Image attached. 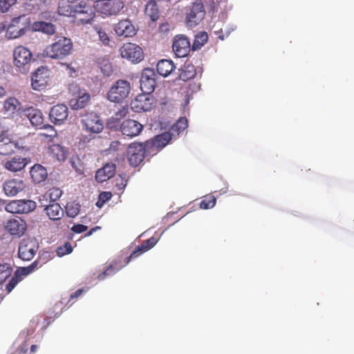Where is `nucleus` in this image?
I'll return each mask as SVG.
<instances>
[{
    "instance_id": "obj_4",
    "label": "nucleus",
    "mask_w": 354,
    "mask_h": 354,
    "mask_svg": "<svg viewBox=\"0 0 354 354\" xmlns=\"http://www.w3.org/2000/svg\"><path fill=\"white\" fill-rule=\"evenodd\" d=\"M24 112L32 126L39 129L45 128L50 130L51 133L50 135L42 134V136L49 138L50 140L57 136V132L52 125L44 124V117L41 111L33 107H29Z\"/></svg>"
},
{
    "instance_id": "obj_35",
    "label": "nucleus",
    "mask_w": 354,
    "mask_h": 354,
    "mask_svg": "<svg viewBox=\"0 0 354 354\" xmlns=\"http://www.w3.org/2000/svg\"><path fill=\"white\" fill-rule=\"evenodd\" d=\"M145 14L150 17L152 21H156L159 17L158 6L156 1L150 0L145 6Z\"/></svg>"
},
{
    "instance_id": "obj_22",
    "label": "nucleus",
    "mask_w": 354,
    "mask_h": 354,
    "mask_svg": "<svg viewBox=\"0 0 354 354\" xmlns=\"http://www.w3.org/2000/svg\"><path fill=\"white\" fill-rule=\"evenodd\" d=\"M19 143L13 137L6 136L0 139V154L8 156L19 149Z\"/></svg>"
},
{
    "instance_id": "obj_9",
    "label": "nucleus",
    "mask_w": 354,
    "mask_h": 354,
    "mask_svg": "<svg viewBox=\"0 0 354 354\" xmlns=\"http://www.w3.org/2000/svg\"><path fill=\"white\" fill-rule=\"evenodd\" d=\"M14 64L21 73H26L29 70L30 61L32 58V53L26 47L17 46L14 52Z\"/></svg>"
},
{
    "instance_id": "obj_16",
    "label": "nucleus",
    "mask_w": 354,
    "mask_h": 354,
    "mask_svg": "<svg viewBox=\"0 0 354 354\" xmlns=\"http://www.w3.org/2000/svg\"><path fill=\"white\" fill-rule=\"evenodd\" d=\"M172 49L176 57H186L191 50L189 39L183 35H176L173 41Z\"/></svg>"
},
{
    "instance_id": "obj_44",
    "label": "nucleus",
    "mask_w": 354,
    "mask_h": 354,
    "mask_svg": "<svg viewBox=\"0 0 354 354\" xmlns=\"http://www.w3.org/2000/svg\"><path fill=\"white\" fill-rule=\"evenodd\" d=\"M188 127V121L185 118H180L172 127V130L178 133L183 131Z\"/></svg>"
},
{
    "instance_id": "obj_33",
    "label": "nucleus",
    "mask_w": 354,
    "mask_h": 354,
    "mask_svg": "<svg viewBox=\"0 0 354 354\" xmlns=\"http://www.w3.org/2000/svg\"><path fill=\"white\" fill-rule=\"evenodd\" d=\"M82 10V12L75 21L77 24H90L95 17V12L93 11V9L90 6L86 5V7H83Z\"/></svg>"
},
{
    "instance_id": "obj_26",
    "label": "nucleus",
    "mask_w": 354,
    "mask_h": 354,
    "mask_svg": "<svg viewBox=\"0 0 354 354\" xmlns=\"http://www.w3.org/2000/svg\"><path fill=\"white\" fill-rule=\"evenodd\" d=\"M116 166L113 163H107L102 168L98 169L95 174V180L103 183L112 178L115 174Z\"/></svg>"
},
{
    "instance_id": "obj_52",
    "label": "nucleus",
    "mask_w": 354,
    "mask_h": 354,
    "mask_svg": "<svg viewBox=\"0 0 354 354\" xmlns=\"http://www.w3.org/2000/svg\"><path fill=\"white\" fill-rule=\"evenodd\" d=\"M144 252L142 250H139V245L136 248V249L133 251L131 254L126 257L124 259V264L122 265L123 267L126 265H127L130 261L133 259H135V258H137L139 255H140L142 253H143Z\"/></svg>"
},
{
    "instance_id": "obj_60",
    "label": "nucleus",
    "mask_w": 354,
    "mask_h": 354,
    "mask_svg": "<svg viewBox=\"0 0 354 354\" xmlns=\"http://www.w3.org/2000/svg\"><path fill=\"white\" fill-rule=\"evenodd\" d=\"M100 227H93L91 228L86 234V236H91L94 232H95L97 229H100Z\"/></svg>"
},
{
    "instance_id": "obj_34",
    "label": "nucleus",
    "mask_w": 354,
    "mask_h": 354,
    "mask_svg": "<svg viewBox=\"0 0 354 354\" xmlns=\"http://www.w3.org/2000/svg\"><path fill=\"white\" fill-rule=\"evenodd\" d=\"M196 75L195 66L192 64L185 63L180 69L178 77L180 80L186 82L193 79Z\"/></svg>"
},
{
    "instance_id": "obj_49",
    "label": "nucleus",
    "mask_w": 354,
    "mask_h": 354,
    "mask_svg": "<svg viewBox=\"0 0 354 354\" xmlns=\"http://www.w3.org/2000/svg\"><path fill=\"white\" fill-rule=\"evenodd\" d=\"M22 279L15 272V275L12 277L10 282L6 285V290L10 292L15 286Z\"/></svg>"
},
{
    "instance_id": "obj_42",
    "label": "nucleus",
    "mask_w": 354,
    "mask_h": 354,
    "mask_svg": "<svg viewBox=\"0 0 354 354\" xmlns=\"http://www.w3.org/2000/svg\"><path fill=\"white\" fill-rule=\"evenodd\" d=\"M38 265V261H35L32 263H31L28 267H23L18 268L15 272L17 274H18L21 279H24V277H26L29 274H30L32 272L35 270V269L37 267Z\"/></svg>"
},
{
    "instance_id": "obj_28",
    "label": "nucleus",
    "mask_w": 354,
    "mask_h": 354,
    "mask_svg": "<svg viewBox=\"0 0 354 354\" xmlns=\"http://www.w3.org/2000/svg\"><path fill=\"white\" fill-rule=\"evenodd\" d=\"M31 178L35 183H39L47 178V170L41 165L36 164L32 166L30 171Z\"/></svg>"
},
{
    "instance_id": "obj_19",
    "label": "nucleus",
    "mask_w": 354,
    "mask_h": 354,
    "mask_svg": "<svg viewBox=\"0 0 354 354\" xmlns=\"http://www.w3.org/2000/svg\"><path fill=\"white\" fill-rule=\"evenodd\" d=\"M144 126L139 122L132 120H124L120 124V131L124 136L129 138L138 136L142 131Z\"/></svg>"
},
{
    "instance_id": "obj_31",
    "label": "nucleus",
    "mask_w": 354,
    "mask_h": 354,
    "mask_svg": "<svg viewBox=\"0 0 354 354\" xmlns=\"http://www.w3.org/2000/svg\"><path fill=\"white\" fill-rule=\"evenodd\" d=\"M48 153L58 161H64L67 158L66 149L58 144H53L48 147Z\"/></svg>"
},
{
    "instance_id": "obj_62",
    "label": "nucleus",
    "mask_w": 354,
    "mask_h": 354,
    "mask_svg": "<svg viewBox=\"0 0 354 354\" xmlns=\"http://www.w3.org/2000/svg\"><path fill=\"white\" fill-rule=\"evenodd\" d=\"M37 348V345H32L30 346V353H35L36 351Z\"/></svg>"
},
{
    "instance_id": "obj_15",
    "label": "nucleus",
    "mask_w": 354,
    "mask_h": 354,
    "mask_svg": "<svg viewBox=\"0 0 354 354\" xmlns=\"http://www.w3.org/2000/svg\"><path fill=\"white\" fill-rule=\"evenodd\" d=\"M38 250L36 242L29 239L21 241L18 248V256L23 261H30Z\"/></svg>"
},
{
    "instance_id": "obj_21",
    "label": "nucleus",
    "mask_w": 354,
    "mask_h": 354,
    "mask_svg": "<svg viewBox=\"0 0 354 354\" xmlns=\"http://www.w3.org/2000/svg\"><path fill=\"white\" fill-rule=\"evenodd\" d=\"M114 31L117 35L124 37H133L136 34L134 25L128 19L119 21L114 26Z\"/></svg>"
},
{
    "instance_id": "obj_46",
    "label": "nucleus",
    "mask_w": 354,
    "mask_h": 354,
    "mask_svg": "<svg viewBox=\"0 0 354 354\" xmlns=\"http://www.w3.org/2000/svg\"><path fill=\"white\" fill-rule=\"evenodd\" d=\"M157 243V239L152 236L142 242V243L139 245V250H142L144 252L149 250L151 248H153Z\"/></svg>"
},
{
    "instance_id": "obj_38",
    "label": "nucleus",
    "mask_w": 354,
    "mask_h": 354,
    "mask_svg": "<svg viewBox=\"0 0 354 354\" xmlns=\"http://www.w3.org/2000/svg\"><path fill=\"white\" fill-rule=\"evenodd\" d=\"M123 266H117L116 263L115 265H110L105 270L97 276V279L102 281L105 279L107 277L115 274L119 270H120Z\"/></svg>"
},
{
    "instance_id": "obj_57",
    "label": "nucleus",
    "mask_w": 354,
    "mask_h": 354,
    "mask_svg": "<svg viewBox=\"0 0 354 354\" xmlns=\"http://www.w3.org/2000/svg\"><path fill=\"white\" fill-rule=\"evenodd\" d=\"M169 30V25L168 23H163L159 26V31L162 32H167Z\"/></svg>"
},
{
    "instance_id": "obj_43",
    "label": "nucleus",
    "mask_w": 354,
    "mask_h": 354,
    "mask_svg": "<svg viewBox=\"0 0 354 354\" xmlns=\"http://www.w3.org/2000/svg\"><path fill=\"white\" fill-rule=\"evenodd\" d=\"M12 271L10 264H0V283L4 282L11 275Z\"/></svg>"
},
{
    "instance_id": "obj_48",
    "label": "nucleus",
    "mask_w": 354,
    "mask_h": 354,
    "mask_svg": "<svg viewBox=\"0 0 354 354\" xmlns=\"http://www.w3.org/2000/svg\"><path fill=\"white\" fill-rule=\"evenodd\" d=\"M86 3L84 1H78L76 2V7L73 8V14L71 15V17H73L75 20L78 17V16L81 14L82 12L83 7H86Z\"/></svg>"
},
{
    "instance_id": "obj_50",
    "label": "nucleus",
    "mask_w": 354,
    "mask_h": 354,
    "mask_svg": "<svg viewBox=\"0 0 354 354\" xmlns=\"http://www.w3.org/2000/svg\"><path fill=\"white\" fill-rule=\"evenodd\" d=\"M96 30L102 42L104 45H109L110 39L106 32L102 28H97Z\"/></svg>"
},
{
    "instance_id": "obj_2",
    "label": "nucleus",
    "mask_w": 354,
    "mask_h": 354,
    "mask_svg": "<svg viewBox=\"0 0 354 354\" xmlns=\"http://www.w3.org/2000/svg\"><path fill=\"white\" fill-rule=\"evenodd\" d=\"M70 95L69 105L73 110H80L86 107L91 99L90 94L81 88L76 83H71L68 86Z\"/></svg>"
},
{
    "instance_id": "obj_40",
    "label": "nucleus",
    "mask_w": 354,
    "mask_h": 354,
    "mask_svg": "<svg viewBox=\"0 0 354 354\" xmlns=\"http://www.w3.org/2000/svg\"><path fill=\"white\" fill-rule=\"evenodd\" d=\"M20 102L15 97H10L4 102V108L6 111L14 113L19 109Z\"/></svg>"
},
{
    "instance_id": "obj_6",
    "label": "nucleus",
    "mask_w": 354,
    "mask_h": 354,
    "mask_svg": "<svg viewBox=\"0 0 354 354\" xmlns=\"http://www.w3.org/2000/svg\"><path fill=\"white\" fill-rule=\"evenodd\" d=\"M29 28L25 15H20L12 19L6 29V35L8 39H17L24 35Z\"/></svg>"
},
{
    "instance_id": "obj_64",
    "label": "nucleus",
    "mask_w": 354,
    "mask_h": 354,
    "mask_svg": "<svg viewBox=\"0 0 354 354\" xmlns=\"http://www.w3.org/2000/svg\"><path fill=\"white\" fill-rule=\"evenodd\" d=\"M42 255L45 256V258L46 257H51L50 254L48 252H44Z\"/></svg>"
},
{
    "instance_id": "obj_29",
    "label": "nucleus",
    "mask_w": 354,
    "mask_h": 354,
    "mask_svg": "<svg viewBox=\"0 0 354 354\" xmlns=\"http://www.w3.org/2000/svg\"><path fill=\"white\" fill-rule=\"evenodd\" d=\"M171 139V135L169 132H164L155 136L151 141H147V147L150 145L157 149H162L165 147Z\"/></svg>"
},
{
    "instance_id": "obj_56",
    "label": "nucleus",
    "mask_w": 354,
    "mask_h": 354,
    "mask_svg": "<svg viewBox=\"0 0 354 354\" xmlns=\"http://www.w3.org/2000/svg\"><path fill=\"white\" fill-rule=\"evenodd\" d=\"M120 145L121 144L118 140L113 141L110 144L109 149L114 151H118Z\"/></svg>"
},
{
    "instance_id": "obj_59",
    "label": "nucleus",
    "mask_w": 354,
    "mask_h": 354,
    "mask_svg": "<svg viewBox=\"0 0 354 354\" xmlns=\"http://www.w3.org/2000/svg\"><path fill=\"white\" fill-rule=\"evenodd\" d=\"M82 293V290L79 289V290H76V291H75L73 295H71V298L77 297H79Z\"/></svg>"
},
{
    "instance_id": "obj_61",
    "label": "nucleus",
    "mask_w": 354,
    "mask_h": 354,
    "mask_svg": "<svg viewBox=\"0 0 354 354\" xmlns=\"http://www.w3.org/2000/svg\"><path fill=\"white\" fill-rule=\"evenodd\" d=\"M81 142H82L84 144L88 142V139L86 136H83L82 138H80V145H81Z\"/></svg>"
},
{
    "instance_id": "obj_32",
    "label": "nucleus",
    "mask_w": 354,
    "mask_h": 354,
    "mask_svg": "<svg viewBox=\"0 0 354 354\" xmlns=\"http://www.w3.org/2000/svg\"><path fill=\"white\" fill-rule=\"evenodd\" d=\"M174 69V64L169 59H162L158 62L156 66L157 72L163 77L169 75Z\"/></svg>"
},
{
    "instance_id": "obj_10",
    "label": "nucleus",
    "mask_w": 354,
    "mask_h": 354,
    "mask_svg": "<svg viewBox=\"0 0 354 354\" xmlns=\"http://www.w3.org/2000/svg\"><path fill=\"white\" fill-rule=\"evenodd\" d=\"M147 147L146 142H133L129 145L127 150V158L131 166L137 167L143 161Z\"/></svg>"
},
{
    "instance_id": "obj_5",
    "label": "nucleus",
    "mask_w": 354,
    "mask_h": 354,
    "mask_svg": "<svg viewBox=\"0 0 354 354\" xmlns=\"http://www.w3.org/2000/svg\"><path fill=\"white\" fill-rule=\"evenodd\" d=\"M95 10L106 17L117 15L124 8L122 0H97L94 5Z\"/></svg>"
},
{
    "instance_id": "obj_7",
    "label": "nucleus",
    "mask_w": 354,
    "mask_h": 354,
    "mask_svg": "<svg viewBox=\"0 0 354 354\" xmlns=\"http://www.w3.org/2000/svg\"><path fill=\"white\" fill-rule=\"evenodd\" d=\"M205 10L201 2H194L186 8V24L190 27L198 25L204 18Z\"/></svg>"
},
{
    "instance_id": "obj_27",
    "label": "nucleus",
    "mask_w": 354,
    "mask_h": 354,
    "mask_svg": "<svg viewBox=\"0 0 354 354\" xmlns=\"http://www.w3.org/2000/svg\"><path fill=\"white\" fill-rule=\"evenodd\" d=\"M44 210L49 219L52 221H59L64 214L60 205L55 202H50V204L46 205Z\"/></svg>"
},
{
    "instance_id": "obj_25",
    "label": "nucleus",
    "mask_w": 354,
    "mask_h": 354,
    "mask_svg": "<svg viewBox=\"0 0 354 354\" xmlns=\"http://www.w3.org/2000/svg\"><path fill=\"white\" fill-rule=\"evenodd\" d=\"M30 159L20 156H15L6 161L4 167L12 172H17L22 170L29 163Z\"/></svg>"
},
{
    "instance_id": "obj_13",
    "label": "nucleus",
    "mask_w": 354,
    "mask_h": 354,
    "mask_svg": "<svg viewBox=\"0 0 354 354\" xmlns=\"http://www.w3.org/2000/svg\"><path fill=\"white\" fill-rule=\"evenodd\" d=\"M120 55L133 63H138L144 58L142 49L137 44L126 43L120 49Z\"/></svg>"
},
{
    "instance_id": "obj_41",
    "label": "nucleus",
    "mask_w": 354,
    "mask_h": 354,
    "mask_svg": "<svg viewBox=\"0 0 354 354\" xmlns=\"http://www.w3.org/2000/svg\"><path fill=\"white\" fill-rule=\"evenodd\" d=\"M80 205L75 202L68 203L65 206L66 215L71 218H75L80 212Z\"/></svg>"
},
{
    "instance_id": "obj_30",
    "label": "nucleus",
    "mask_w": 354,
    "mask_h": 354,
    "mask_svg": "<svg viewBox=\"0 0 354 354\" xmlns=\"http://www.w3.org/2000/svg\"><path fill=\"white\" fill-rule=\"evenodd\" d=\"M76 0H60L58 3L57 12L60 15L71 17L73 14V8L76 6Z\"/></svg>"
},
{
    "instance_id": "obj_45",
    "label": "nucleus",
    "mask_w": 354,
    "mask_h": 354,
    "mask_svg": "<svg viewBox=\"0 0 354 354\" xmlns=\"http://www.w3.org/2000/svg\"><path fill=\"white\" fill-rule=\"evenodd\" d=\"M72 251L73 248L69 242L64 243V245L59 246L56 250L57 255L59 257L71 253Z\"/></svg>"
},
{
    "instance_id": "obj_58",
    "label": "nucleus",
    "mask_w": 354,
    "mask_h": 354,
    "mask_svg": "<svg viewBox=\"0 0 354 354\" xmlns=\"http://www.w3.org/2000/svg\"><path fill=\"white\" fill-rule=\"evenodd\" d=\"M7 132L6 127L0 122V137L6 136L5 133Z\"/></svg>"
},
{
    "instance_id": "obj_12",
    "label": "nucleus",
    "mask_w": 354,
    "mask_h": 354,
    "mask_svg": "<svg viewBox=\"0 0 354 354\" xmlns=\"http://www.w3.org/2000/svg\"><path fill=\"white\" fill-rule=\"evenodd\" d=\"M156 73L153 69L146 68L141 74L140 88L142 93L151 95L156 86Z\"/></svg>"
},
{
    "instance_id": "obj_54",
    "label": "nucleus",
    "mask_w": 354,
    "mask_h": 354,
    "mask_svg": "<svg viewBox=\"0 0 354 354\" xmlns=\"http://www.w3.org/2000/svg\"><path fill=\"white\" fill-rule=\"evenodd\" d=\"M111 193L109 192H102L99 196V201H102V203H105L111 198Z\"/></svg>"
},
{
    "instance_id": "obj_23",
    "label": "nucleus",
    "mask_w": 354,
    "mask_h": 354,
    "mask_svg": "<svg viewBox=\"0 0 354 354\" xmlns=\"http://www.w3.org/2000/svg\"><path fill=\"white\" fill-rule=\"evenodd\" d=\"M52 0H25L24 9L30 13H37L46 10L51 4Z\"/></svg>"
},
{
    "instance_id": "obj_11",
    "label": "nucleus",
    "mask_w": 354,
    "mask_h": 354,
    "mask_svg": "<svg viewBox=\"0 0 354 354\" xmlns=\"http://www.w3.org/2000/svg\"><path fill=\"white\" fill-rule=\"evenodd\" d=\"M36 207V203L32 200H13L6 205L5 209L12 214H28Z\"/></svg>"
},
{
    "instance_id": "obj_24",
    "label": "nucleus",
    "mask_w": 354,
    "mask_h": 354,
    "mask_svg": "<svg viewBox=\"0 0 354 354\" xmlns=\"http://www.w3.org/2000/svg\"><path fill=\"white\" fill-rule=\"evenodd\" d=\"M25 187V183L22 180L13 178L5 181L3 190L7 196H14L23 191Z\"/></svg>"
},
{
    "instance_id": "obj_51",
    "label": "nucleus",
    "mask_w": 354,
    "mask_h": 354,
    "mask_svg": "<svg viewBox=\"0 0 354 354\" xmlns=\"http://www.w3.org/2000/svg\"><path fill=\"white\" fill-rule=\"evenodd\" d=\"M62 196V191L59 188H52L49 190L50 202H55Z\"/></svg>"
},
{
    "instance_id": "obj_39",
    "label": "nucleus",
    "mask_w": 354,
    "mask_h": 354,
    "mask_svg": "<svg viewBox=\"0 0 354 354\" xmlns=\"http://www.w3.org/2000/svg\"><path fill=\"white\" fill-rule=\"evenodd\" d=\"M216 198L212 194H207L202 198L200 207L203 209L212 208L216 205Z\"/></svg>"
},
{
    "instance_id": "obj_14",
    "label": "nucleus",
    "mask_w": 354,
    "mask_h": 354,
    "mask_svg": "<svg viewBox=\"0 0 354 354\" xmlns=\"http://www.w3.org/2000/svg\"><path fill=\"white\" fill-rule=\"evenodd\" d=\"M81 123L88 133H99L104 129V124L100 116L93 113H88L83 115Z\"/></svg>"
},
{
    "instance_id": "obj_18",
    "label": "nucleus",
    "mask_w": 354,
    "mask_h": 354,
    "mask_svg": "<svg viewBox=\"0 0 354 354\" xmlns=\"http://www.w3.org/2000/svg\"><path fill=\"white\" fill-rule=\"evenodd\" d=\"M48 70L46 68H38L31 77L32 89L39 91L44 89L48 84Z\"/></svg>"
},
{
    "instance_id": "obj_20",
    "label": "nucleus",
    "mask_w": 354,
    "mask_h": 354,
    "mask_svg": "<svg viewBox=\"0 0 354 354\" xmlns=\"http://www.w3.org/2000/svg\"><path fill=\"white\" fill-rule=\"evenodd\" d=\"M5 228L11 235L20 237L26 232L27 225L25 220L16 217L8 220L5 225Z\"/></svg>"
},
{
    "instance_id": "obj_37",
    "label": "nucleus",
    "mask_w": 354,
    "mask_h": 354,
    "mask_svg": "<svg viewBox=\"0 0 354 354\" xmlns=\"http://www.w3.org/2000/svg\"><path fill=\"white\" fill-rule=\"evenodd\" d=\"M208 40V35L206 32L202 31L195 36L192 49L193 50H198L207 43Z\"/></svg>"
},
{
    "instance_id": "obj_53",
    "label": "nucleus",
    "mask_w": 354,
    "mask_h": 354,
    "mask_svg": "<svg viewBox=\"0 0 354 354\" xmlns=\"http://www.w3.org/2000/svg\"><path fill=\"white\" fill-rule=\"evenodd\" d=\"M88 227L86 225H84L83 224H76L72 227L71 230L75 233L79 234L86 231Z\"/></svg>"
},
{
    "instance_id": "obj_55",
    "label": "nucleus",
    "mask_w": 354,
    "mask_h": 354,
    "mask_svg": "<svg viewBox=\"0 0 354 354\" xmlns=\"http://www.w3.org/2000/svg\"><path fill=\"white\" fill-rule=\"evenodd\" d=\"M128 108L124 106L115 113V116L117 118L121 119L124 118L128 114Z\"/></svg>"
},
{
    "instance_id": "obj_47",
    "label": "nucleus",
    "mask_w": 354,
    "mask_h": 354,
    "mask_svg": "<svg viewBox=\"0 0 354 354\" xmlns=\"http://www.w3.org/2000/svg\"><path fill=\"white\" fill-rule=\"evenodd\" d=\"M17 0H0V12H6L17 3Z\"/></svg>"
},
{
    "instance_id": "obj_17",
    "label": "nucleus",
    "mask_w": 354,
    "mask_h": 354,
    "mask_svg": "<svg viewBox=\"0 0 354 354\" xmlns=\"http://www.w3.org/2000/svg\"><path fill=\"white\" fill-rule=\"evenodd\" d=\"M68 116V109L64 104H57L51 107L49 113V119L55 125L64 123Z\"/></svg>"
},
{
    "instance_id": "obj_36",
    "label": "nucleus",
    "mask_w": 354,
    "mask_h": 354,
    "mask_svg": "<svg viewBox=\"0 0 354 354\" xmlns=\"http://www.w3.org/2000/svg\"><path fill=\"white\" fill-rule=\"evenodd\" d=\"M34 28L36 30L42 32L47 35H53L56 32V27L50 22L38 21L35 23Z\"/></svg>"
},
{
    "instance_id": "obj_63",
    "label": "nucleus",
    "mask_w": 354,
    "mask_h": 354,
    "mask_svg": "<svg viewBox=\"0 0 354 354\" xmlns=\"http://www.w3.org/2000/svg\"><path fill=\"white\" fill-rule=\"evenodd\" d=\"M6 26L3 23H0V33L3 31L6 28Z\"/></svg>"
},
{
    "instance_id": "obj_8",
    "label": "nucleus",
    "mask_w": 354,
    "mask_h": 354,
    "mask_svg": "<svg viewBox=\"0 0 354 354\" xmlns=\"http://www.w3.org/2000/svg\"><path fill=\"white\" fill-rule=\"evenodd\" d=\"M156 100L152 95L139 94L131 102L132 111L136 113L150 111L155 107Z\"/></svg>"
},
{
    "instance_id": "obj_3",
    "label": "nucleus",
    "mask_w": 354,
    "mask_h": 354,
    "mask_svg": "<svg viewBox=\"0 0 354 354\" xmlns=\"http://www.w3.org/2000/svg\"><path fill=\"white\" fill-rule=\"evenodd\" d=\"M131 91V85L127 80H119L115 82L107 93V99L112 102L122 103Z\"/></svg>"
},
{
    "instance_id": "obj_1",
    "label": "nucleus",
    "mask_w": 354,
    "mask_h": 354,
    "mask_svg": "<svg viewBox=\"0 0 354 354\" xmlns=\"http://www.w3.org/2000/svg\"><path fill=\"white\" fill-rule=\"evenodd\" d=\"M73 44L70 38L64 36H57L54 41L46 46L44 55L55 59H63L72 54Z\"/></svg>"
}]
</instances>
